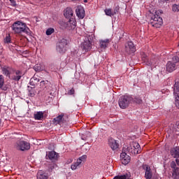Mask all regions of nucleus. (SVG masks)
<instances>
[{
  "mask_svg": "<svg viewBox=\"0 0 179 179\" xmlns=\"http://www.w3.org/2000/svg\"><path fill=\"white\" fill-rule=\"evenodd\" d=\"M148 65H149V66L153 65V63H152V62H151V63H149Z\"/></svg>",
  "mask_w": 179,
  "mask_h": 179,
  "instance_id": "45",
  "label": "nucleus"
},
{
  "mask_svg": "<svg viewBox=\"0 0 179 179\" xmlns=\"http://www.w3.org/2000/svg\"><path fill=\"white\" fill-rule=\"evenodd\" d=\"M110 39H105V40H99V47L101 50H106L108 45L110 44Z\"/></svg>",
  "mask_w": 179,
  "mask_h": 179,
  "instance_id": "21",
  "label": "nucleus"
},
{
  "mask_svg": "<svg viewBox=\"0 0 179 179\" xmlns=\"http://www.w3.org/2000/svg\"><path fill=\"white\" fill-rule=\"evenodd\" d=\"M132 103H136L137 104H141L142 103V99L140 98H133Z\"/></svg>",
  "mask_w": 179,
  "mask_h": 179,
  "instance_id": "36",
  "label": "nucleus"
},
{
  "mask_svg": "<svg viewBox=\"0 0 179 179\" xmlns=\"http://www.w3.org/2000/svg\"><path fill=\"white\" fill-rule=\"evenodd\" d=\"M105 12V15H106V16H110V17H112V16H114L113 10L111 8H106L104 10Z\"/></svg>",
  "mask_w": 179,
  "mask_h": 179,
  "instance_id": "28",
  "label": "nucleus"
},
{
  "mask_svg": "<svg viewBox=\"0 0 179 179\" xmlns=\"http://www.w3.org/2000/svg\"><path fill=\"white\" fill-rule=\"evenodd\" d=\"M34 120H36L37 121H41V120H43L44 118V112H43V111L36 112L34 115Z\"/></svg>",
  "mask_w": 179,
  "mask_h": 179,
  "instance_id": "22",
  "label": "nucleus"
},
{
  "mask_svg": "<svg viewBox=\"0 0 179 179\" xmlns=\"http://www.w3.org/2000/svg\"><path fill=\"white\" fill-rule=\"evenodd\" d=\"M4 84H5V78L2 75H0V89H2Z\"/></svg>",
  "mask_w": 179,
  "mask_h": 179,
  "instance_id": "33",
  "label": "nucleus"
},
{
  "mask_svg": "<svg viewBox=\"0 0 179 179\" xmlns=\"http://www.w3.org/2000/svg\"><path fill=\"white\" fill-rule=\"evenodd\" d=\"M85 2H87V0H85Z\"/></svg>",
  "mask_w": 179,
  "mask_h": 179,
  "instance_id": "50",
  "label": "nucleus"
},
{
  "mask_svg": "<svg viewBox=\"0 0 179 179\" xmlns=\"http://www.w3.org/2000/svg\"><path fill=\"white\" fill-rule=\"evenodd\" d=\"M59 24L62 29H66L67 30H74L76 28V20L75 18H70L69 21H60Z\"/></svg>",
  "mask_w": 179,
  "mask_h": 179,
  "instance_id": "5",
  "label": "nucleus"
},
{
  "mask_svg": "<svg viewBox=\"0 0 179 179\" xmlns=\"http://www.w3.org/2000/svg\"><path fill=\"white\" fill-rule=\"evenodd\" d=\"M54 31H55V29H54V28H49L46 30V35L51 36V34H52Z\"/></svg>",
  "mask_w": 179,
  "mask_h": 179,
  "instance_id": "34",
  "label": "nucleus"
},
{
  "mask_svg": "<svg viewBox=\"0 0 179 179\" xmlns=\"http://www.w3.org/2000/svg\"><path fill=\"white\" fill-rule=\"evenodd\" d=\"M71 1H80V0H71Z\"/></svg>",
  "mask_w": 179,
  "mask_h": 179,
  "instance_id": "49",
  "label": "nucleus"
},
{
  "mask_svg": "<svg viewBox=\"0 0 179 179\" xmlns=\"http://www.w3.org/2000/svg\"><path fill=\"white\" fill-rule=\"evenodd\" d=\"M64 15L65 16V17H66L67 19H73V10H72L71 8H66L64 10Z\"/></svg>",
  "mask_w": 179,
  "mask_h": 179,
  "instance_id": "17",
  "label": "nucleus"
},
{
  "mask_svg": "<svg viewBox=\"0 0 179 179\" xmlns=\"http://www.w3.org/2000/svg\"><path fill=\"white\" fill-rule=\"evenodd\" d=\"M173 12H179V5L178 4H173L172 6Z\"/></svg>",
  "mask_w": 179,
  "mask_h": 179,
  "instance_id": "35",
  "label": "nucleus"
},
{
  "mask_svg": "<svg viewBox=\"0 0 179 179\" xmlns=\"http://www.w3.org/2000/svg\"><path fill=\"white\" fill-rule=\"evenodd\" d=\"M79 166H80V162H76V163H73L71 166V170H76L78 169V167H79Z\"/></svg>",
  "mask_w": 179,
  "mask_h": 179,
  "instance_id": "30",
  "label": "nucleus"
},
{
  "mask_svg": "<svg viewBox=\"0 0 179 179\" xmlns=\"http://www.w3.org/2000/svg\"><path fill=\"white\" fill-rule=\"evenodd\" d=\"M136 51V48L132 41H129L127 46H126V52L128 54H134Z\"/></svg>",
  "mask_w": 179,
  "mask_h": 179,
  "instance_id": "15",
  "label": "nucleus"
},
{
  "mask_svg": "<svg viewBox=\"0 0 179 179\" xmlns=\"http://www.w3.org/2000/svg\"><path fill=\"white\" fill-rule=\"evenodd\" d=\"M176 128L177 131H179V122H177L176 124Z\"/></svg>",
  "mask_w": 179,
  "mask_h": 179,
  "instance_id": "43",
  "label": "nucleus"
},
{
  "mask_svg": "<svg viewBox=\"0 0 179 179\" xmlns=\"http://www.w3.org/2000/svg\"><path fill=\"white\" fill-rule=\"evenodd\" d=\"M159 12L160 11H156L155 14L152 15L150 20V24L152 27L159 28L163 24V18L159 15Z\"/></svg>",
  "mask_w": 179,
  "mask_h": 179,
  "instance_id": "3",
  "label": "nucleus"
},
{
  "mask_svg": "<svg viewBox=\"0 0 179 179\" xmlns=\"http://www.w3.org/2000/svg\"><path fill=\"white\" fill-rule=\"evenodd\" d=\"M40 83H41V84H40V86H41V87H42V89H44V87H46V86H47V83H45V81L42 80V81H41Z\"/></svg>",
  "mask_w": 179,
  "mask_h": 179,
  "instance_id": "37",
  "label": "nucleus"
},
{
  "mask_svg": "<svg viewBox=\"0 0 179 179\" xmlns=\"http://www.w3.org/2000/svg\"><path fill=\"white\" fill-rule=\"evenodd\" d=\"M170 153H171V155H172L174 157V159H178L179 147L176 146V147L171 148L170 150Z\"/></svg>",
  "mask_w": 179,
  "mask_h": 179,
  "instance_id": "19",
  "label": "nucleus"
},
{
  "mask_svg": "<svg viewBox=\"0 0 179 179\" xmlns=\"http://www.w3.org/2000/svg\"><path fill=\"white\" fill-rule=\"evenodd\" d=\"M170 166L172 169V178L179 179V168L177 167V164H176V161H172Z\"/></svg>",
  "mask_w": 179,
  "mask_h": 179,
  "instance_id": "11",
  "label": "nucleus"
},
{
  "mask_svg": "<svg viewBox=\"0 0 179 179\" xmlns=\"http://www.w3.org/2000/svg\"><path fill=\"white\" fill-rule=\"evenodd\" d=\"M144 61H148V59H147V58H145V59H144Z\"/></svg>",
  "mask_w": 179,
  "mask_h": 179,
  "instance_id": "47",
  "label": "nucleus"
},
{
  "mask_svg": "<svg viewBox=\"0 0 179 179\" xmlns=\"http://www.w3.org/2000/svg\"><path fill=\"white\" fill-rule=\"evenodd\" d=\"M14 68L9 66H4L1 67V72L4 76H6L7 78H9L10 79V75H12V73L13 72Z\"/></svg>",
  "mask_w": 179,
  "mask_h": 179,
  "instance_id": "14",
  "label": "nucleus"
},
{
  "mask_svg": "<svg viewBox=\"0 0 179 179\" xmlns=\"http://www.w3.org/2000/svg\"><path fill=\"white\" fill-rule=\"evenodd\" d=\"M47 155L49 159L52 162H55V160L58 159V153H57L55 151H49Z\"/></svg>",
  "mask_w": 179,
  "mask_h": 179,
  "instance_id": "20",
  "label": "nucleus"
},
{
  "mask_svg": "<svg viewBox=\"0 0 179 179\" xmlns=\"http://www.w3.org/2000/svg\"><path fill=\"white\" fill-rule=\"evenodd\" d=\"M125 150H127V148H124L122 152L120 154L121 162L122 164H124V166H126V164H128V163L131 162V157L127 155V152H125Z\"/></svg>",
  "mask_w": 179,
  "mask_h": 179,
  "instance_id": "13",
  "label": "nucleus"
},
{
  "mask_svg": "<svg viewBox=\"0 0 179 179\" xmlns=\"http://www.w3.org/2000/svg\"><path fill=\"white\" fill-rule=\"evenodd\" d=\"M108 146L110 147L112 150H115L118 149L119 145H118V143H117V141H115L113 138H110L108 139Z\"/></svg>",
  "mask_w": 179,
  "mask_h": 179,
  "instance_id": "16",
  "label": "nucleus"
},
{
  "mask_svg": "<svg viewBox=\"0 0 179 179\" xmlns=\"http://www.w3.org/2000/svg\"><path fill=\"white\" fill-rule=\"evenodd\" d=\"M1 122H2V120L0 119V124H1Z\"/></svg>",
  "mask_w": 179,
  "mask_h": 179,
  "instance_id": "48",
  "label": "nucleus"
},
{
  "mask_svg": "<svg viewBox=\"0 0 179 179\" xmlns=\"http://www.w3.org/2000/svg\"><path fill=\"white\" fill-rule=\"evenodd\" d=\"M40 82V78H37L36 76H34L30 80V85L31 86H36V83H38Z\"/></svg>",
  "mask_w": 179,
  "mask_h": 179,
  "instance_id": "26",
  "label": "nucleus"
},
{
  "mask_svg": "<svg viewBox=\"0 0 179 179\" xmlns=\"http://www.w3.org/2000/svg\"><path fill=\"white\" fill-rule=\"evenodd\" d=\"M68 94H70V95L75 94V89L72 88L71 90H69L68 92Z\"/></svg>",
  "mask_w": 179,
  "mask_h": 179,
  "instance_id": "40",
  "label": "nucleus"
},
{
  "mask_svg": "<svg viewBox=\"0 0 179 179\" xmlns=\"http://www.w3.org/2000/svg\"><path fill=\"white\" fill-rule=\"evenodd\" d=\"M179 64V52L176 53V55L172 58V61L168 62L166 64L167 72L171 73L176 71Z\"/></svg>",
  "mask_w": 179,
  "mask_h": 179,
  "instance_id": "2",
  "label": "nucleus"
},
{
  "mask_svg": "<svg viewBox=\"0 0 179 179\" xmlns=\"http://www.w3.org/2000/svg\"><path fill=\"white\" fill-rule=\"evenodd\" d=\"M57 167H58V165H57L56 164H52L50 166V169L51 170H54V169H57Z\"/></svg>",
  "mask_w": 179,
  "mask_h": 179,
  "instance_id": "39",
  "label": "nucleus"
},
{
  "mask_svg": "<svg viewBox=\"0 0 179 179\" xmlns=\"http://www.w3.org/2000/svg\"><path fill=\"white\" fill-rule=\"evenodd\" d=\"M37 179H48V173L43 171H39L37 173Z\"/></svg>",
  "mask_w": 179,
  "mask_h": 179,
  "instance_id": "23",
  "label": "nucleus"
},
{
  "mask_svg": "<svg viewBox=\"0 0 179 179\" xmlns=\"http://www.w3.org/2000/svg\"><path fill=\"white\" fill-rule=\"evenodd\" d=\"M11 29L15 34H22V33H25L28 36L30 34V29L27 27L26 23L20 21L15 22L11 26Z\"/></svg>",
  "mask_w": 179,
  "mask_h": 179,
  "instance_id": "1",
  "label": "nucleus"
},
{
  "mask_svg": "<svg viewBox=\"0 0 179 179\" xmlns=\"http://www.w3.org/2000/svg\"><path fill=\"white\" fill-rule=\"evenodd\" d=\"M11 76L10 79H12V80H15V82H19L23 76H24V73H23V71L21 70H16L15 69H13V73H11Z\"/></svg>",
  "mask_w": 179,
  "mask_h": 179,
  "instance_id": "9",
  "label": "nucleus"
},
{
  "mask_svg": "<svg viewBox=\"0 0 179 179\" xmlns=\"http://www.w3.org/2000/svg\"><path fill=\"white\" fill-rule=\"evenodd\" d=\"M87 159V155H84L81 157H80L78 159L77 162L80 163V164H82V162H86V159Z\"/></svg>",
  "mask_w": 179,
  "mask_h": 179,
  "instance_id": "29",
  "label": "nucleus"
},
{
  "mask_svg": "<svg viewBox=\"0 0 179 179\" xmlns=\"http://www.w3.org/2000/svg\"><path fill=\"white\" fill-rule=\"evenodd\" d=\"M132 101H134V98L132 96L129 95H123L120 97L118 104L120 108L124 110V108H127Z\"/></svg>",
  "mask_w": 179,
  "mask_h": 179,
  "instance_id": "4",
  "label": "nucleus"
},
{
  "mask_svg": "<svg viewBox=\"0 0 179 179\" xmlns=\"http://www.w3.org/2000/svg\"><path fill=\"white\" fill-rule=\"evenodd\" d=\"M28 96H29V97H34L36 96V90H34V88L33 87H28Z\"/></svg>",
  "mask_w": 179,
  "mask_h": 179,
  "instance_id": "27",
  "label": "nucleus"
},
{
  "mask_svg": "<svg viewBox=\"0 0 179 179\" xmlns=\"http://www.w3.org/2000/svg\"><path fill=\"white\" fill-rule=\"evenodd\" d=\"M34 69L36 72H41V71H43V69L41 68V64H36L34 66Z\"/></svg>",
  "mask_w": 179,
  "mask_h": 179,
  "instance_id": "32",
  "label": "nucleus"
},
{
  "mask_svg": "<svg viewBox=\"0 0 179 179\" xmlns=\"http://www.w3.org/2000/svg\"><path fill=\"white\" fill-rule=\"evenodd\" d=\"M127 152L131 155H139L141 153V145L138 143H132L130 146L127 148Z\"/></svg>",
  "mask_w": 179,
  "mask_h": 179,
  "instance_id": "6",
  "label": "nucleus"
},
{
  "mask_svg": "<svg viewBox=\"0 0 179 179\" xmlns=\"http://www.w3.org/2000/svg\"><path fill=\"white\" fill-rule=\"evenodd\" d=\"M142 169L145 171V179H152L153 177V173L152 172V169L148 164H143Z\"/></svg>",
  "mask_w": 179,
  "mask_h": 179,
  "instance_id": "12",
  "label": "nucleus"
},
{
  "mask_svg": "<svg viewBox=\"0 0 179 179\" xmlns=\"http://www.w3.org/2000/svg\"><path fill=\"white\" fill-rule=\"evenodd\" d=\"M15 148L17 150L24 152V150H29L30 149V143L24 141H18Z\"/></svg>",
  "mask_w": 179,
  "mask_h": 179,
  "instance_id": "10",
  "label": "nucleus"
},
{
  "mask_svg": "<svg viewBox=\"0 0 179 179\" xmlns=\"http://www.w3.org/2000/svg\"><path fill=\"white\" fill-rule=\"evenodd\" d=\"M4 43L6 44H9L10 43H11L10 34H6V36L4 38Z\"/></svg>",
  "mask_w": 179,
  "mask_h": 179,
  "instance_id": "31",
  "label": "nucleus"
},
{
  "mask_svg": "<svg viewBox=\"0 0 179 179\" xmlns=\"http://www.w3.org/2000/svg\"><path fill=\"white\" fill-rule=\"evenodd\" d=\"M175 163L177 164V166H179V159L176 158Z\"/></svg>",
  "mask_w": 179,
  "mask_h": 179,
  "instance_id": "44",
  "label": "nucleus"
},
{
  "mask_svg": "<svg viewBox=\"0 0 179 179\" xmlns=\"http://www.w3.org/2000/svg\"><path fill=\"white\" fill-rule=\"evenodd\" d=\"M118 10H119L118 7L115 8L114 11H113V16H114V15H117Z\"/></svg>",
  "mask_w": 179,
  "mask_h": 179,
  "instance_id": "41",
  "label": "nucleus"
},
{
  "mask_svg": "<svg viewBox=\"0 0 179 179\" xmlns=\"http://www.w3.org/2000/svg\"><path fill=\"white\" fill-rule=\"evenodd\" d=\"M68 45V41L65 38L60 39L57 45V51L60 54L65 53L66 51V45Z\"/></svg>",
  "mask_w": 179,
  "mask_h": 179,
  "instance_id": "8",
  "label": "nucleus"
},
{
  "mask_svg": "<svg viewBox=\"0 0 179 179\" xmlns=\"http://www.w3.org/2000/svg\"><path fill=\"white\" fill-rule=\"evenodd\" d=\"M72 162H73V159H69L67 160L66 164H71V163H72Z\"/></svg>",
  "mask_w": 179,
  "mask_h": 179,
  "instance_id": "42",
  "label": "nucleus"
},
{
  "mask_svg": "<svg viewBox=\"0 0 179 179\" xmlns=\"http://www.w3.org/2000/svg\"><path fill=\"white\" fill-rule=\"evenodd\" d=\"M76 13L79 19H83L85 17V9L83 7H78L76 9Z\"/></svg>",
  "mask_w": 179,
  "mask_h": 179,
  "instance_id": "18",
  "label": "nucleus"
},
{
  "mask_svg": "<svg viewBox=\"0 0 179 179\" xmlns=\"http://www.w3.org/2000/svg\"><path fill=\"white\" fill-rule=\"evenodd\" d=\"M64 118L63 115H60L56 117H55L52 120V122L55 125H58L62 122V119Z\"/></svg>",
  "mask_w": 179,
  "mask_h": 179,
  "instance_id": "24",
  "label": "nucleus"
},
{
  "mask_svg": "<svg viewBox=\"0 0 179 179\" xmlns=\"http://www.w3.org/2000/svg\"><path fill=\"white\" fill-rule=\"evenodd\" d=\"M9 1L10 2L11 6L16 8V6H17V4L16 3V1H15V0H9Z\"/></svg>",
  "mask_w": 179,
  "mask_h": 179,
  "instance_id": "38",
  "label": "nucleus"
},
{
  "mask_svg": "<svg viewBox=\"0 0 179 179\" xmlns=\"http://www.w3.org/2000/svg\"><path fill=\"white\" fill-rule=\"evenodd\" d=\"M152 179H159L157 177H153Z\"/></svg>",
  "mask_w": 179,
  "mask_h": 179,
  "instance_id": "46",
  "label": "nucleus"
},
{
  "mask_svg": "<svg viewBox=\"0 0 179 179\" xmlns=\"http://www.w3.org/2000/svg\"><path fill=\"white\" fill-rule=\"evenodd\" d=\"M173 96H179V83H176L174 85Z\"/></svg>",
  "mask_w": 179,
  "mask_h": 179,
  "instance_id": "25",
  "label": "nucleus"
},
{
  "mask_svg": "<svg viewBox=\"0 0 179 179\" xmlns=\"http://www.w3.org/2000/svg\"><path fill=\"white\" fill-rule=\"evenodd\" d=\"M92 38L90 36H87L84 42L81 45V48L83 49V51H85V52H88V51H90L92 50Z\"/></svg>",
  "mask_w": 179,
  "mask_h": 179,
  "instance_id": "7",
  "label": "nucleus"
}]
</instances>
